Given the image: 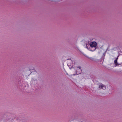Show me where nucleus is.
Masks as SVG:
<instances>
[{
	"label": "nucleus",
	"mask_w": 122,
	"mask_h": 122,
	"mask_svg": "<svg viewBox=\"0 0 122 122\" xmlns=\"http://www.w3.org/2000/svg\"><path fill=\"white\" fill-rule=\"evenodd\" d=\"M90 45L92 48H94V50L96 49V47L97 46V43L95 42H92L91 43Z\"/></svg>",
	"instance_id": "nucleus-1"
},
{
	"label": "nucleus",
	"mask_w": 122,
	"mask_h": 122,
	"mask_svg": "<svg viewBox=\"0 0 122 122\" xmlns=\"http://www.w3.org/2000/svg\"><path fill=\"white\" fill-rule=\"evenodd\" d=\"M99 87L100 88H102V89L105 90L106 89V87L105 86H104L103 84H101L100 85Z\"/></svg>",
	"instance_id": "nucleus-2"
},
{
	"label": "nucleus",
	"mask_w": 122,
	"mask_h": 122,
	"mask_svg": "<svg viewBox=\"0 0 122 122\" xmlns=\"http://www.w3.org/2000/svg\"><path fill=\"white\" fill-rule=\"evenodd\" d=\"M118 59V58H117L116 59L114 60V63L116 66H117L118 65L117 63V60Z\"/></svg>",
	"instance_id": "nucleus-3"
},
{
	"label": "nucleus",
	"mask_w": 122,
	"mask_h": 122,
	"mask_svg": "<svg viewBox=\"0 0 122 122\" xmlns=\"http://www.w3.org/2000/svg\"><path fill=\"white\" fill-rule=\"evenodd\" d=\"M89 58L91 60L94 61H97V59L92 58V57H89Z\"/></svg>",
	"instance_id": "nucleus-4"
},
{
	"label": "nucleus",
	"mask_w": 122,
	"mask_h": 122,
	"mask_svg": "<svg viewBox=\"0 0 122 122\" xmlns=\"http://www.w3.org/2000/svg\"><path fill=\"white\" fill-rule=\"evenodd\" d=\"M11 121L12 122H18L19 121V120H17L15 119H12Z\"/></svg>",
	"instance_id": "nucleus-5"
},
{
	"label": "nucleus",
	"mask_w": 122,
	"mask_h": 122,
	"mask_svg": "<svg viewBox=\"0 0 122 122\" xmlns=\"http://www.w3.org/2000/svg\"><path fill=\"white\" fill-rule=\"evenodd\" d=\"M77 68H78V71H81V67L80 66L77 67Z\"/></svg>",
	"instance_id": "nucleus-6"
},
{
	"label": "nucleus",
	"mask_w": 122,
	"mask_h": 122,
	"mask_svg": "<svg viewBox=\"0 0 122 122\" xmlns=\"http://www.w3.org/2000/svg\"><path fill=\"white\" fill-rule=\"evenodd\" d=\"M69 62H70L71 63L72 62V61L71 60H69V61H67V63H68V64H67V65H70V64H69Z\"/></svg>",
	"instance_id": "nucleus-7"
}]
</instances>
